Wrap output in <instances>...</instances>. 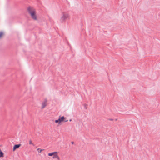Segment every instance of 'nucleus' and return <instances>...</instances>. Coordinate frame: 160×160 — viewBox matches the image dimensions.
<instances>
[{
  "instance_id": "4",
  "label": "nucleus",
  "mask_w": 160,
  "mask_h": 160,
  "mask_svg": "<svg viewBox=\"0 0 160 160\" xmlns=\"http://www.w3.org/2000/svg\"><path fill=\"white\" fill-rule=\"evenodd\" d=\"M21 145L20 144L15 145L13 147V151H14L16 149L19 148Z\"/></svg>"
},
{
  "instance_id": "5",
  "label": "nucleus",
  "mask_w": 160,
  "mask_h": 160,
  "mask_svg": "<svg viewBox=\"0 0 160 160\" xmlns=\"http://www.w3.org/2000/svg\"><path fill=\"white\" fill-rule=\"evenodd\" d=\"M57 152H55L51 153H50L48 154V155L49 156H52L54 154H57Z\"/></svg>"
},
{
  "instance_id": "7",
  "label": "nucleus",
  "mask_w": 160,
  "mask_h": 160,
  "mask_svg": "<svg viewBox=\"0 0 160 160\" xmlns=\"http://www.w3.org/2000/svg\"><path fill=\"white\" fill-rule=\"evenodd\" d=\"M3 157V153L2 151L0 149V157Z\"/></svg>"
},
{
  "instance_id": "6",
  "label": "nucleus",
  "mask_w": 160,
  "mask_h": 160,
  "mask_svg": "<svg viewBox=\"0 0 160 160\" xmlns=\"http://www.w3.org/2000/svg\"><path fill=\"white\" fill-rule=\"evenodd\" d=\"M65 119V118L64 116H62L60 118L59 117V119H60V122L64 120V119Z\"/></svg>"
},
{
  "instance_id": "3",
  "label": "nucleus",
  "mask_w": 160,
  "mask_h": 160,
  "mask_svg": "<svg viewBox=\"0 0 160 160\" xmlns=\"http://www.w3.org/2000/svg\"><path fill=\"white\" fill-rule=\"evenodd\" d=\"M47 99H46L44 100V101L42 102L41 108L42 109H43V108H44L46 106V103L47 102Z\"/></svg>"
},
{
  "instance_id": "9",
  "label": "nucleus",
  "mask_w": 160,
  "mask_h": 160,
  "mask_svg": "<svg viewBox=\"0 0 160 160\" xmlns=\"http://www.w3.org/2000/svg\"><path fill=\"white\" fill-rule=\"evenodd\" d=\"M37 150L38 151V152H39V153H40V152H42V150H43V149H40V148H38V149H37Z\"/></svg>"
},
{
  "instance_id": "10",
  "label": "nucleus",
  "mask_w": 160,
  "mask_h": 160,
  "mask_svg": "<svg viewBox=\"0 0 160 160\" xmlns=\"http://www.w3.org/2000/svg\"><path fill=\"white\" fill-rule=\"evenodd\" d=\"M55 122L56 123H58V122L60 123V119H59V118L58 120H55Z\"/></svg>"
},
{
  "instance_id": "8",
  "label": "nucleus",
  "mask_w": 160,
  "mask_h": 160,
  "mask_svg": "<svg viewBox=\"0 0 160 160\" xmlns=\"http://www.w3.org/2000/svg\"><path fill=\"white\" fill-rule=\"evenodd\" d=\"M58 158V155L57 154H54L53 155V158Z\"/></svg>"
},
{
  "instance_id": "14",
  "label": "nucleus",
  "mask_w": 160,
  "mask_h": 160,
  "mask_svg": "<svg viewBox=\"0 0 160 160\" xmlns=\"http://www.w3.org/2000/svg\"><path fill=\"white\" fill-rule=\"evenodd\" d=\"M65 122H67L68 121V120H64Z\"/></svg>"
},
{
  "instance_id": "1",
  "label": "nucleus",
  "mask_w": 160,
  "mask_h": 160,
  "mask_svg": "<svg viewBox=\"0 0 160 160\" xmlns=\"http://www.w3.org/2000/svg\"><path fill=\"white\" fill-rule=\"evenodd\" d=\"M28 11L32 18L34 20H36L37 17L35 14V9L32 7H29L28 8Z\"/></svg>"
},
{
  "instance_id": "2",
  "label": "nucleus",
  "mask_w": 160,
  "mask_h": 160,
  "mask_svg": "<svg viewBox=\"0 0 160 160\" xmlns=\"http://www.w3.org/2000/svg\"><path fill=\"white\" fill-rule=\"evenodd\" d=\"M69 14L66 12H63L62 13V16L60 19V21L62 22H64L66 20L69 18Z\"/></svg>"
},
{
  "instance_id": "17",
  "label": "nucleus",
  "mask_w": 160,
  "mask_h": 160,
  "mask_svg": "<svg viewBox=\"0 0 160 160\" xmlns=\"http://www.w3.org/2000/svg\"><path fill=\"white\" fill-rule=\"evenodd\" d=\"M84 107H85V108L86 109V108H87V107H86V105H85V106Z\"/></svg>"
},
{
  "instance_id": "11",
  "label": "nucleus",
  "mask_w": 160,
  "mask_h": 160,
  "mask_svg": "<svg viewBox=\"0 0 160 160\" xmlns=\"http://www.w3.org/2000/svg\"><path fill=\"white\" fill-rule=\"evenodd\" d=\"M29 144H32L33 145V146H34V145L32 143V141L31 140H30L29 141Z\"/></svg>"
},
{
  "instance_id": "13",
  "label": "nucleus",
  "mask_w": 160,
  "mask_h": 160,
  "mask_svg": "<svg viewBox=\"0 0 160 160\" xmlns=\"http://www.w3.org/2000/svg\"><path fill=\"white\" fill-rule=\"evenodd\" d=\"M58 160H60V158H59V157H58V158H56Z\"/></svg>"
},
{
  "instance_id": "12",
  "label": "nucleus",
  "mask_w": 160,
  "mask_h": 160,
  "mask_svg": "<svg viewBox=\"0 0 160 160\" xmlns=\"http://www.w3.org/2000/svg\"><path fill=\"white\" fill-rule=\"evenodd\" d=\"M3 34V33L2 32H0V38L1 37Z\"/></svg>"
},
{
  "instance_id": "18",
  "label": "nucleus",
  "mask_w": 160,
  "mask_h": 160,
  "mask_svg": "<svg viewBox=\"0 0 160 160\" xmlns=\"http://www.w3.org/2000/svg\"><path fill=\"white\" fill-rule=\"evenodd\" d=\"M71 120H72L71 119H70L69 121H71Z\"/></svg>"
},
{
  "instance_id": "15",
  "label": "nucleus",
  "mask_w": 160,
  "mask_h": 160,
  "mask_svg": "<svg viewBox=\"0 0 160 160\" xmlns=\"http://www.w3.org/2000/svg\"><path fill=\"white\" fill-rule=\"evenodd\" d=\"M74 142H71V143H72V144H74Z\"/></svg>"
},
{
  "instance_id": "16",
  "label": "nucleus",
  "mask_w": 160,
  "mask_h": 160,
  "mask_svg": "<svg viewBox=\"0 0 160 160\" xmlns=\"http://www.w3.org/2000/svg\"><path fill=\"white\" fill-rule=\"evenodd\" d=\"M109 120H111V121L113 120V119H110Z\"/></svg>"
}]
</instances>
